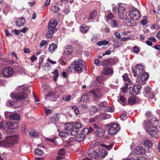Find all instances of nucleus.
<instances>
[{
  "label": "nucleus",
  "instance_id": "44",
  "mask_svg": "<svg viewBox=\"0 0 160 160\" xmlns=\"http://www.w3.org/2000/svg\"><path fill=\"white\" fill-rule=\"evenodd\" d=\"M59 8L58 6H55L52 7L51 8V10L54 13H58L59 10Z\"/></svg>",
  "mask_w": 160,
  "mask_h": 160
},
{
  "label": "nucleus",
  "instance_id": "12",
  "mask_svg": "<svg viewBox=\"0 0 160 160\" xmlns=\"http://www.w3.org/2000/svg\"><path fill=\"white\" fill-rule=\"evenodd\" d=\"M113 71L112 69L108 67H105L102 71V74L104 75L111 76L113 73Z\"/></svg>",
  "mask_w": 160,
  "mask_h": 160
},
{
  "label": "nucleus",
  "instance_id": "32",
  "mask_svg": "<svg viewBox=\"0 0 160 160\" xmlns=\"http://www.w3.org/2000/svg\"><path fill=\"white\" fill-rule=\"evenodd\" d=\"M144 144L145 147L150 148L152 146V143L150 140H146L144 142Z\"/></svg>",
  "mask_w": 160,
  "mask_h": 160
},
{
  "label": "nucleus",
  "instance_id": "20",
  "mask_svg": "<svg viewBox=\"0 0 160 160\" xmlns=\"http://www.w3.org/2000/svg\"><path fill=\"white\" fill-rule=\"evenodd\" d=\"M48 29L49 31L46 34V37L47 38H50L52 37L53 34L57 31V29H54V30L50 28Z\"/></svg>",
  "mask_w": 160,
  "mask_h": 160
},
{
  "label": "nucleus",
  "instance_id": "38",
  "mask_svg": "<svg viewBox=\"0 0 160 160\" xmlns=\"http://www.w3.org/2000/svg\"><path fill=\"white\" fill-rule=\"evenodd\" d=\"M74 70L78 73H80L82 72V68L81 66H75Z\"/></svg>",
  "mask_w": 160,
  "mask_h": 160
},
{
  "label": "nucleus",
  "instance_id": "36",
  "mask_svg": "<svg viewBox=\"0 0 160 160\" xmlns=\"http://www.w3.org/2000/svg\"><path fill=\"white\" fill-rule=\"evenodd\" d=\"M89 28L88 26L82 25L80 28V30L82 33H84L87 32Z\"/></svg>",
  "mask_w": 160,
  "mask_h": 160
},
{
  "label": "nucleus",
  "instance_id": "43",
  "mask_svg": "<svg viewBox=\"0 0 160 160\" xmlns=\"http://www.w3.org/2000/svg\"><path fill=\"white\" fill-rule=\"evenodd\" d=\"M66 141L68 144L75 142V141H76L75 137H71L68 139L66 140Z\"/></svg>",
  "mask_w": 160,
  "mask_h": 160
},
{
  "label": "nucleus",
  "instance_id": "39",
  "mask_svg": "<svg viewBox=\"0 0 160 160\" xmlns=\"http://www.w3.org/2000/svg\"><path fill=\"white\" fill-rule=\"evenodd\" d=\"M89 155L91 158H95L98 156V154L96 151H93L92 152L89 153Z\"/></svg>",
  "mask_w": 160,
  "mask_h": 160
},
{
  "label": "nucleus",
  "instance_id": "30",
  "mask_svg": "<svg viewBox=\"0 0 160 160\" xmlns=\"http://www.w3.org/2000/svg\"><path fill=\"white\" fill-rule=\"evenodd\" d=\"M57 48V46L53 43H52L49 45L48 50L50 52H53V51Z\"/></svg>",
  "mask_w": 160,
  "mask_h": 160
},
{
  "label": "nucleus",
  "instance_id": "8",
  "mask_svg": "<svg viewBox=\"0 0 160 160\" xmlns=\"http://www.w3.org/2000/svg\"><path fill=\"white\" fill-rule=\"evenodd\" d=\"M120 129V126L116 124L112 125L108 130V134L111 135H114Z\"/></svg>",
  "mask_w": 160,
  "mask_h": 160
},
{
  "label": "nucleus",
  "instance_id": "23",
  "mask_svg": "<svg viewBox=\"0 0 160 160\" xmlns=\"http://www.w3.org/2000/svg\"><path fill=\"white\" fill-rule=\"evenodd\" d=\"M54 98V93L53 92H50L48 94L46 95L45 99L46 100L53 101Z\"/></svg>",
  "mask_w": 160,
  "mask_h": 160
},
{
  "label": "nucleus",
  "instance_id": "7",
  "mask_svg": "<svg viewBox=\"0 0 160 160\" xmlns=\"http://www.w3.org/2000/svg\"><path fill=\"white\" fill-rule=\"evenodd\" d=\"M13 72V70L12 68L10 67H8L4 68L2 71V76L5 78L11 77Z\"/></svg>",
  "mask_w": 160,
  "mask_h": 160
},
{
  "label": "nucleus",
  "instance_id": "29",
  "mask_svg": "<svg viewBox=\"0 0 160 160\" xmlns=\"http://www.w3.org/2000/svg\"><path fill=\"white\" fill-rule=\"evenodd\" d=\"M141 75V79L142 81H145L147 80L148 78V75L146 72H144L142 74L139 75Z\"/></svg>",
  "mask_w": 160,
  "mask_h": 160
},
{
  "label": "nucleus",
  "instance_id": "56",
  "mask_svg": "<svg viewBox=\"0 0 160 160\" xmlns=\"http://www.w3.org/2000/svg\"><path fill=\"white\" fill-rule=\"evenodd\" d=\"M65 151L64 149L62 148L58 152V154L60 155H64L65 154Z\"/></svg>",
  "mask_w": 160,
  "mask_h": 160
},
{
  "label": "nucleus",
  "instance_id": "5",
  "mask_svg": "<svg viewBox=\"0 0 160 160\" xmlns=\"http://www.w3.org/2000/svg\"><path fill=\"white\" fill-rule=\"evenodd\" d=\"M140 16L139 11L136 8H132L129 13L130 19L133 21L138 20L139 19Z\"/></svg>",
  "mask_w": 160,
  "mask_h": 160
},
{
  "label": "nucleus",
  "instance_id": "60",
  "mask_svg": "<svg viewBox=\"0 0 160 160\" xmlns=\"http://www.w3.org/2000/svg\"><path fill=\"white\" fill-rule=\"evenodd\" d=\"M48 43V42L44 40H42L40 44V46L41 47L43 46L46 44H47Z\"/></svg>",
  "mask_w": 160,
  "mask_h": 160
},
{
  "label": "nucleus",
  "instance_id": "9",
  "mask_svg": "<svg viewBox=\"0 0 160 160\" xmlns=\"http://www.w3.org/2000/svg\"><path fill=\"white\" fill-rule=\"evenodd\" d=\"M144 94L145 97L149 98H153L154 97L153 91L152 90L151 88L149 87L145 88Z\"/></svg>",
  "mask_w": 160,
  "mask_h": 160
},
{
  "label": "nucleus",
  "instance_id": "35",
  "mask_svg": "<svg viewBox=\"0 0 160 160\" xmlns=\"http://www.w3.org/2000/svg\"><path fill=\"white\" fill-rule=\"evenodd\" d=\"M29 134L31 137H38V134L34 130H31L29 132Z\"/></svg>",
  "mask_w": 160,
  "mask_h": 160
},
{
  "label": "nucleus",
  "instance_id": "18",
  "mask_svg": "<svg viewBox=\"0 0 160 160\" xmlns=\"http://www.w3.org/2000/svg\"><path fill=\"white\" fill-rule=\"evenodd\" d=\"M7 125L9 128L11 129H14L18 127V124L14 122L10 121L7 122Z\"/></svg>",
  "mask_w": 160,
  "mask_h": 160
},
{
  "label": "nucleus",
  "instance_id": "1",
  "mask_svg": "<svg viewBox=\"0 0 160 160\" xmlns=\"http://www.w3.org/2000/svg\"><path fill=\"white\" fill-rule=\"evenodd\" d=\"M145 115L148 118L144 124L145 129L152 137L158 138V133L157 127L160 126V120L156 119L154 116L152 115L151 112H147Z\"/></svg>",
  "mask_w": 160,
  "mask_h": 160
},
{
  "label": "nucleus",
  "instance_id": "3",
  "mask_svg": "<svg viewBox=\"0 0 160 160\" xmlns=\"http://www.w3.org/2000/svg\"><path fill=\"white\" fill-rule=\"evenodd\" d=\"M90 131H93L95 132L97 136L99 138L103 137L105 133L104 130L99 125L94 124L91 126Z\"/></svg>",
  "mask_w": 160,
  "mask_h": 160
},
{
  "label": "nucleus",
  "instance_id": "6",
  "mask_svg": "<svg viewBox=\"0 0 160 160\" xmlns=\"http://www.w3.org/2000/svg\"><path fill=\"white\" fill-rule=\"evenodd\" d=\"M136 69L135 71L134 70L132 69V72L133 73L134 76L136 77L137 75H139L142 74L144 72V67L142 65L140 64H138L136 65Z\"/></svg>",
  "mask_w": 160,
  "mask_h": 160
},
{
  "label": "nucleus",
  "instance_id": "11",
  "mask_svg": "<svg viewBox=\"0 0 160 160\" xmlns=\"http://www.w3.org/2000/svg\"><path fill=\"white\" fill-rule=\"evenodd\" d=\"M7 106L9 107H12L13 108H17L20 107L22 104L21 103L18 102V101L15 102V101L9 100L7 102Z\"/></svg>",
  "mask_w": 160,
  "mask_h": 160
},
{
  "label": "nucleus",
  "instance_id": "26",
  "mask_svg": "<svg viewBox=\"0 0 160 160\" xmlns=\"http://www.w3.org/2000/svg\"><path fill=\"white\" fill-rule=\"evenodd\" d=\"M114 18L113 14L111 12H108L105 14V19L107 21L108 20H111Z\"/></svg>",
  "mask_w": 160,
  "mask_h": 160
},
{
  "label": "nucleus",
  "instance_id": "48",
  "mask_svg": "<svg viewBox=\"0 0 160 160\" xmlns=\"http://www.w3.org/2000/svg\"><path fill=\"white\" fill-rule=\"evenodd\" d=\"M35 152L36 154L39 156H41L43 154V152L41 149L38 148L35 150Z\"/></svg>",
  "mask_w": 160,
  "mask_h": 160
},
{
  "label": "nucleus",
  "instance_id": "37",
  "mask_svg": "<svg viewBox=\"0 0 160 160\" xmlns=\"http://www.w3.org/2000/svg\"><path fill=\"white\" fill-rule=\"evenodd\" d=\"M123 79L124 81L128 82V83L131 85L132 84V82L128 78V74L127 73H125L122 76Z\"/></svg>",
  "mask_w": 160,
  "mask_h": 160
},
{
  "label": "nucleus",
  "instance_id": "17",
  "mask_svg": "<svg viewBox=\"0 0 160 160\" xmlns=\"http://www.w3.org/2000/svg\"><path fill=\"white\" fill-rule=\"evenodd\" d=\"M85 64L84 62L80 59L76 60L73 62L71 65L73 66H82L84 65Z\"/></svg>",
  "mask_w": 160,
  "mask_h": 160
},
{
  "label": "nucleus",
  "instance_id": "25",
  "mask_svg": "<svg viewBox=\"0 0 160 160\" xmlns=\"http://www.w3.org/2000/svg\"><path fill=\"white\" fill-rule=\"evenodd\" d=\"M58 120V117L57 116V115L54 114L52 115L50 117L49 121L51 122L54 123Z\"/></svg>",
  "mask_w": 160,
  "mask_h": 160
},
{
  "label": "nucleus",
  "instance_id": "54",
  "mask_svg": "<svg viewBox=\"0 0 160 160\" xmlns=\"http://www.w3.org/2000/svg\"><path fill=\"white\" fill-rule=\"evenodd\" d=\"M114 35L119 39H120L121 38L120 32L118 31H115L114 33Z\"/></svg>",
  "mask_w": 160,
  "mask_h": 160
},
{
  "label": "nucleus",
  "instance_id": "58",
  "mask_svg": "<svg viewBox=\"0 0 160 160\" xmlns=\"http://www.w3.org/2000/svg\"><path fill=\"white\" fill-rule=\"evenodd\" d=\"M51 1V0H47L46 1L45 4L42 6V8L44 9L47 6L49 5Z\"/></svg>",
  "mask_w": 160,
  "mask_h": 160
},
{
  "label": "nucleus",
  "instance_id": "15",
  "mask_svg": "<svg viewBox=\"0 0 160 160\" xmlns=\"http://www.w3.org/2000/svg\"><path fill=\"white\" fill-rule=\"evenodd\" d=\"M72 46L68 45L65 47L64 53L67 55H71L72 52Z\"/></svg>",
  "mask_w": 160,
  "mask_h": 160
},
{
  "label": "nucleus",
  "instance_id": "52",
  "mask_svg": "<svg viewBox=\"0 0 160 160\" xmlns=\"http://www.w3.org/2000/svg\"><path fill=\"white\" fill-rule=\"evenodd\" d=\"M118 101L122 103H126L127 102V99L122 96H121Z\"/></svg>",
  "mask_w": 160,
  "mask_h": 160
},
{
  "label": "nucleus",
  "instance_id": "61",
  "mask_svg": "<svg viewBox=\"0 0 160 160\" xmlns=\"http://www.w3.org/2000/svg\"><path fill=\"white\" fill-rule=\"evenodd\" d=\"M20 32V31L16 29H15L14 30H12V33L17 35H19Z\"/></svg>",
  "mask_w": 160,
  "mask_h": 160
},
{
  "label": "nucleus",
  "instance_id": "64",
  "mask_svg": "<svg viewBox=\"0 0 160 160\" xmlns=\"http://www.w3.org/2000/svg\"><path fill=\"white\" fill-rule=\"evenodd\" d=\"M98 37L97 36H93L91 39V41L93 42H95L98 41Z\"/></svg>",
  "mask_w": 160,
  "mask_h": 160
},
{
  "label": "nucleus",
  "instance_id": "21",
  "mask_svg": "<svg viewBox=\"0 0 160 160\" xmlns=\"http://www.w3.org/2000/svg\"><path fill=\"white\" fill-rule=\"evenodd\" d=\"M131 88L132 90H133V91L136 93L138 94L140 92L141 86L139 85H136L134 86L133 88L131 87H130L129 89H130Z\"/></svg>",
  "mask_w": 160,
  "mask_h": 160
},
{
  "label": "nucleus",
  "instance_id": "47",
  "mask_svg": "<svg viewBox=\"0 0 160 160\" xmlns=\"http://www.w3.org/2000/svg\"><path fill=\"white\" fill-rule=\"evenodd\" d=\"M108 41L106 40H103L98 42L97 44L99 46H101L103 45H106L108 43Z\"/></svg>",
  "mask_w": 160,
  "mask_h": 160
},
{
  "label": "nucleus",
  "instance_id": "28",
  "mask_svg": "<svg viewBox=\"0 0 160 160\" xmlns=\"http://www.w3.org/2000/svg\"><path fill=\"white\" fill-rule=\"evenodd\" d=\"M97 15V13L96 10H94L92 12L89 14L88 17V19L90 20L93 19Z\"/></svg>",
  "mask_w": 160,
  "mask_h": 160
},
{
  "label": "nucleus",
  "instance_id": "4",
  "mask_svg": "<svg viewBox=\"0 0 160 160\" xmlns=\"http://www.w3.org/2000/svg\"><path fill=\"white\" fill-rule=\"evenodd\" d=\"M27 93L25 91L22 92H19L17 93H12L10 97L12 99H15L16 100H20L25 99L27 97Z\"/></svg>",
  "mask_w": 160,
  "mask_h": 160
},
{
  "label": "nucleus",
  "instance_id": "51",
  "mask_svg": "<svg viewBox=\"0 0 160 160\" xmlns=\"http://www.w3.org/2000/svg\"><path fill=\"white\" fill-rule=\"evenodd\" d=\"M71 108L73 110L75 113L76 115H77L79 113V110L78 108L76 106H72Z\"/></svg>",
  "mask_w": 160,
  "mask_h": 160
},
{
  "label": "nucleus",
  "instance_id": "46",
  "mask_svg": "<svg viewBox=\"0 0 160 160\" xmlns=\"http://www.w3.org/2000/svg\"><path fill=\"white\" fill-rule=\"evenodd\" d=\"M54 76H53V80L54 81L57 80V78L58 77V74L57 70H55L53 72Z\"/></svg>",
  "mask_w": 160,
  "mask_h": 160
},
{
  "label": "nucleus",
  "instance_id": "2",
  "mask_svg": "<svg viewBox=\"0 0 160 160\" xmlns=\"http://www.w3.org/2000/svg\"><path fill=\"white\" fill-rule=\"evenodd\" d=\"M18 140V138L16 135L8 136L6 138L5 140L2 141V144L5 147H9L17 143Z\"/></svg>",
  "mask_w": 160,
  "mask_h": 160
},
{
  "label": "nucleus",
  "instance_id": "50",
  "mask_svg": "<svg viewBox=\"0 0 160 160\" xmlns=\"http://www.w3.org/2000/svg\"><path fill=\"white\" fill-rule=\"evenodd\" d=\"M99 107L104 108L108 106V103L106 101H103L100 102L99 104Z\"/></svg>",
  "mask_w": 160,
  "mask_h": 160
},
{
  "label": "nucleus",
  "instance_id": "22",
  "mask_svg": "<svg viewBox=\"0 0 160 160\" xmlns=\"http://www.w3.org/2000/svg\"><path fill=\"white\" fill-rule=\"evenodd\" d=\"M76 141L77 142H81L85 139V136L82 133L77 134L75 137Z\"/></svg>",
  "mask_w": 160,
  "mask_h": 160
},
{
  "label": "nucleus",
  "instance_id": "53",
  "mask_svg": "<svg viewBox=\"0 0 160 160\" xmlns=\"http://www.w3.org/2000/svg\"><path fill=\"white\" fill-rule=\"evenodd\" d=\"M111 24L112 27L114 28L118 26V23L117 21L112 20L111 21Z\"/></svg>",
  "mask_w": 160,
  "mask_h": 160
},
{
  "label": "nucleus",
  "instance_id": "49",
  "mask_svg": "<svg viewBox=\"0 0 160 160\" xmlns=\"http://www.w3.org/2000/svg\"><path fill=\"white\" fill-rule=\"evenodd\" d=\"M96 79L99 83H102V82L103 81L105 80V78L103 76H100L97 77Z\"/></svg>",
  "mask_w": 160,
  "mask_h": 160
},
{
  "label": "nucleus",
  "instance_id": "33",
  "mask_svg": "<svg viewBox=\"0 0 160 160\" xmlns=\"http://www.w3.org/2000/svg\"><path fill=\"white\" fill-rule=\"evenodd\" d=\"M118 13H119L120 12H126L125 10V8L124 7V5L123 4H120L118 5Z\"/></svg>",
  "mask_w": 160,
  "mask_h": 160
},
{
  "label": "nucleus",
  "instance_id": "62",
  "mask_svg": "<svg viewBox=\"0 0 160 160\" xmlns=\"http://www.w3.org/2000/svg\"><path fill=\"white\" fill-rule=\"evenodd\" d=\"M133 50L134 52L135 53H138L140 52V50L139 48L136 46L133 47Z\"/></svg>",
  "mask_w": 160,
  "mask_h": 160
},
{
  "label": "nucleus",
  "instance_id": "57",
  "mask_svg": "<svg viewBox=\"0 0 160 160\" xmlns=\"http://www.w3.org/2000/svg\"><path fill=\"white\" fill-rule=\"evenodd\" d=\"M128 83H126L124 87L123 88H122L123 92H126L128 88Z\"/></svg>",
  "mask_w": 160,
  "mask_h": 160
},
{
  "label": "nucleus",
  "instance_id": "45",
  "mask_svg": "<svg viewBox=\"0 0 160 160\" xmlns=\"http://www.w3.org/2000/svg\"><path fill=\"white\" fill-rule=\"evenodd\" d=\"M89 100L88 96L87 95H83L81 99V102H87Z\"/></svg>",
  "mask_w": 160,
  "mask_h": 160
},
{
  "label": "nucleus",
  "instance_id": "10",
  "mask_svg": "<svg viewBox=\"0 0 160 160\" xmlns=\"http://www.w3.org/2000/svg\"><path fill=\"white\" fill-rule=\"evenodd\" d=\"M99 90L96 89L89 91V93L93 94V97L94 98V100H96L101 98L102 95L99 92Z\"/></svg>",
  "mask_w": 160,
  "mask_h": 160
},
{
  "label": "nucleus",
  "instance_id": "27",
  "mask_svg": "<svg viewBox=\"0 0 160 160\" xmlns=\"http://www.w3.org/2000/svg\"><path fill=\"white\" fill-rule=\"evenodd\" d=\"M73 128V125L70 123H67L64 126V129L67 131H70Z\"/></svg>",
  "mask_w": 160,
  "mask_h": 160
},
{
  "label": "nucleus",
  "instance_id": "59",
  "mask_svg": "<svg viewBox=\"0 0 160 160\" xmlns=\"http://www.w3.org/2000/svg\"><path fill=\"white\" fill-rule=\"evenodd\" d=\"M106 111L108 112H113L114 109L110 106H108L106 109Z\"/></svg>",
  "mask_w": 160,
  "mask_h": 160
},
{
  "label": "nucleus",
  "instance_id": "63",
  "mask_svg": "<svg viewBox=\"0 0 160 160\" xmlns=\"http://www.w3.org/2000/svg\"><path fill=\"white\" fill-rule=\"evenodd\" d=\"M10 112H4V115L5 118H9V116L11 115Z\"/></svg>",
  "mask_w": 160,
  "mask_h": 160
},
{
  "label": "nucleus",
  "instance_id": "55",
  "mask_svg": "<svg viewBox=\"0 0 160 160\" xmlns=\"http://www.w3.org/2000/svg\"><path fill=\"white\" fill-rule=\"evenodd\" d=\"M102 62H100L99 60V59H98V58H96L94 61V64L97 66H98L99 65V63L101 64V65L103 66H104L105 65L103 64L102 63V64L101 63Z\"/></svg>",
  "mask_w": 160,
  "mask_h": 160
},
{
  "label": "nucleus",
  "instance_id": "24",
  "mask_svg": "<svg viewBox=\"0 0 160 160\" xmlns=\"http://www.w3.org/2000/svg\"><path fill=\"white\" fill-rule=\"evenodd\" d=\"M20 116L17 113L11 114L9 116V119L14 120H18L20 119Z\"/></svg>",
  "mask_w": 160,
  "mask_h": 160
},
{
  "label": "nucleus",
  "instance_id": "40",
  "mask_svg": "<svg viewBox=\"0 0 160 160\" xmlns=\"http://www.w3.org/2000/svg\"><path fill=\"white\" fill-rule=\"evenodd\" d=\"M74 126V128L78 130L79 128H81L82 127V125L81 123L79 122H75L74 124L73 125Z\"/></svg>",
  "mask_w": 160,
  "mask_h": 160
},
{
  "label": "nucleus",
  "instance_id": "13",
  "mask_svg": "<svg viewBox=\"0 0 160 160\" xmlns=\"http://www.w3.org/2000/svg\"><path fill=\"white\" fill-rule=\"evenodd\" d=\"M58 24V22L55 19H52L49 21L48 25V28L54 30V29H57L55 28Z\"/></svg>",
  "mask_w": 160,
  "mask_h": 160
},
{
  "label": "nucleus",
  "instance_id": "14",
  "mask_svg": "<svg viewBox=\"0 0 160 160\" xmlns=\"http://www.w3.org/2000/svg\"><path fill=\"white\" fill-rule=\"evenodd\" d=\"M146 152L145 149L141 146L136 147L135 150V152L138 155H144Z\"/></svg>",
  "mask_w": 160,
  "mask_h": 160
},
{
  "label": "nucleus",
  "instance_id": "42",
  "mask_svg": "<svg viewBox=\"0 0 160 160\" xmlns=\"http://www.w3.org/2000/svg\"><path fill=\"white\" fill-rule=\"evenodd\" d=\"M59 135L61 137L63 138H66L68 137L69 134L65 132H60L59 133Z\"/></svg>",
  "mask_w": 160,
  "mask_h": 160
},
{
  "label": "nucleus",
  "instance_id": "41",
  "mask_svg": "<svg viewBox=\"0 0 160 160\" xmlns=\"http://www.w3.org/2000/svg\"><path fill=\"white\" fill-rule=\"evenodd\" d=\"M78 131V130L74 128H73L70 131V133L72 136H75L77 134Z\"/></svg>",
  "mask_w": 160,
  "mask_h": 160
},
{
  "label": "nucleus",
  "instance_id": "31",
  "mask_svg": "<svg viewBox=\"0 0 160 160\" xmlns=\"http://www.w3.org/2000/svg\"><path fill=\"white\" fill-rule=\"evenodd\" d=\"M91 128V127L89 128V129L88 128H83L82 131L81 133H82V134L84 135L85 136V135H86L89 132H92L93 131H90V128Z\"/></svg>",
  "mask_w": 160,
  "mask_h": 160
},
{
  "label": "nucleus",
  "instance_id": "19",
  "mask_svg": "<svg viewBox=\"0 0 160 160\" xmlns=\"http://www.w3.org/2000/svg\"><path fill=\"white\" fill-rule=\"evenodd\" d=\"M118 14L120 19L123 20H126L128 18L126 12H120L119 13H118Z\"/></svg>",
  "mask_w": 160,
  "mask_h": 160
},
{
  "label": "nucleus",
  "instance_id": "34",
  "mask_svg": "<svg viewBox=\"0 0 160 160\" xmlns=\"http://www.w3.org/2000/svg\"><path fill=\"white\" fill-rule=\"evenodd\" d=\"M136 98L134 97L130 98L128 100V103L131 105H133L136 102Z\"/></svg>",
  "mask_w": 160,
  "mask_h": 160
},
{
  "label": "nucleus",
  "instance_id": "16",
  "mask_svg": "<svg viewBox=\"0 0 160 160\" xmlns=\"http://www.w3.org/2000/svg\"><path fill=\"white\" fill-rule=\"evenodd\" d=\"M25 23L26 20L23 18H17L16 20V24L18 27L22 26Z\"/></svg>",
  "mask_w": 160,
  "mask_h": 160
}]
</instances>
